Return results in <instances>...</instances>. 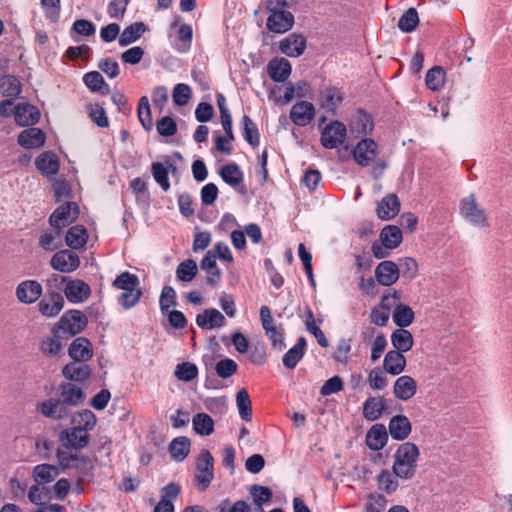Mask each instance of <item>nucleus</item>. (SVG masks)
<instances>
[{"label": "nucleus", "instance_id": "69168bd1", "mask_svg": "<svg viewBox=\"0 0 512 512\" xmlns=\"http://www.w3.org/2000/svg\"><path fill=\"white\" fill-rule=\"evenodd\" d=\"M175 376L183 382H190L198 376V368L191 362H183L176 366Z\"/></svg>", "mask_w": 512, "mask_h": 512}, {"label": "nucleus", "instance_id": "774afa93", "mask_svg": "<svg viewBox=\"0 0 512 512\" xmlns=\"http://www.w3.org/2000/svg\"><path fill=\"white\" fill-rule=\"evenodd\" d=\"M142 291L139 287L130 290H124L118 297V302L125 308L134 307L140 300Z\"/></svg>", "mask_w": 512, "mask_h": 512}, {"label": "nucleus", "instance_id": "a19ab883", "mask_svg": "<svg viewBox=\"0 0 512 512\" xmlns=\"http://www.w3.org/2000/svg\"><path fill=\"white\" fill-rule=\"evenodd\" d=\"M380 239L385 248L394 249L402 242V232L397 226L387 225L382 229Z\"/></svg>", "mask_w": 512, "mask_h": 512}, {"label": "nucleus", "instance_id": "c85d7f7f", "mask_svg": "<svg viewBox=\"0 0 512 512\" xmlns=\"http://www.w3.org/2000/svg\"><path fill=\"white\" fill-rule=\"evenodd\" d=\"M400 210V202L395 194H390L384 197L377 206V216L381 220H391Z\"/></svg>", "mask_w": 512, "mask_h": 512}, {"label": "nucleus", "instance_id": "bb28decb", "mask_svg": "<svg viewBox=\"0 0 512 512\" xmlns=\"http://www.w3.org/2000/svg\"><path fill=\"white\" fill-rule=\"evenodd\" d=\"M35 166L42 175L51 177L58 173L60 163L56 154L47 151L36 158Z\"/></svg>", "mask_w": 512, "mask_h": 512}, {"label": "nucleus", "instance_id": "7c9ffc66", "mask_svg": "<svg viewBox=\"0 0 512 512\" xmlns=\"http://www.w3.org/2000/svg\"><path fill=\"white\" fill-rule=\"evenodd\" d=\"M387 440V429L382 424L372 426L366 435V444L374 451L381 450L386 445Z\"/></svg>", "mask_w": 512, "mask_h": 512}, {"label": "nucleus", "instance_id": "3c124183", "mask_svg": "<svg viewBox=\"0 0 512 512\" xmlns=\"http://www.w3.org/2000/svg\"><path fill=\"white\" fill-rule=\"evenodd\" d=\"M445 71L440 66H434L427 71L425 82L432 91H439L445 84Z\"/></svg>", "mask_w": 512, "mask_h": 512}, {"label": "nucleus", "instance_id": "338daca9", "mask_svg": "<svg viewBox=\"0 0 512 512\" xmlns=\"http://www.w3.org/2000/svg\"><path fill=\"white\" fill-rule=\"evenodd\" d=\"M83 82L93 92L100 91L102 89L105 92L109 91L108 85L105 83L102 75L97 71L88 72L83 76Z\"/></svg>", "mask_w": 512, "mask_h": 512}, {"label": "nucleus", "instance_id": "052dcab7", "mask_svg": "<svg viewBox=\"0 0 512 512\" xmlns=\"http://www.w3.org/2000/svg\"><path fill=\"white\" fill-rule=\"evenodd\" d=\"M138 119L142 127L149 131L152 129L153 121L149 105V100L146 96H142L138 104Z\"/></svg>", "mask_w": 512, "mask_h": 512}, {"label": "nucleus", "instance_id": "412c9836", "mask_svg": "<svg viewBox=\"0 0 512 512\" xmlns=\"http://www.w3.org/2000/svg\"><path fill=\"white\" fill-rule=\"evenodd\" d=\"M59 399L68 408L78 406L84 400V391L73 383L60 384L58 388Z\"/></svg>", "mask_w": 512, "mask_h": 512}, {"label": "nucleus", "instance_id": "0e129e2a", "mask_svg": "<svg viewBox=\"0 0 512 512\" xmlns=\"http://www.w3.org/2000/svg\"><path fill=\"white\" fill-rule=\"evenodd\" d=\"M151 172L154 180L164 190L167 191L170 188V182L168 178V169L161 162H153L151 165Z\"/></svg>", "mask_w": 512, "mask_h": 512}, {"label": "nucleus", "instance_id": "de8ad7c7", "mask_svg": "<svg viewBox=\"0 0 512 512\" xmlns=\"http://www.w3.org/2000/svg\"><path fill=\"white\" fill-rule=\"evenodd\" d=\"M22 91L20 80L12 75H5L0 79V93L7 97H17Z\"/></svg>", "mask_w": 512, "mask_h": 512}, {"label": "nucleus", "instance_id": "f8f14e48", "mask_svg": "<svg viewBox=\"0 0 512 512\" xmlns=\"http://www.w3.org/2000/svg\"><path fill=\"white\" fill-rule=\"evenodd\" d=\"M80 265L78 255L69 250H61L56 252L51 259L53 269L68 273L76 270Z\"/></svg>", "mask_w": 512, "mask_h": 512}, {"label": "nucleus", "instance_id": "ddd939ff", "mask_svg": "<svg viewBox=\"0 0 512 512\" xmlns=\"http://www.w3.org/2000/svg\"><path fill=\"white\" fill-rule=\"evenodd\" d=\"M399 275V267L393 261H382L375 268V278L383 286H391L396 283Z\"/></svg>", "mask_w": 512, "mask_h": 512}, {"label": "nucleus", "instance_id": "c03bdc74", "mask_svg": "<svg viewBox=\"0 0 512 512\" xmlns=\"http://www.w3.org/2000/svg\"><path fill=\"white\" fill-rule=\"evenodd\" d=\"M194 431L201 436H209L214 431V421L206 413H197L192 419Z\"/></svg>", "mask_w": 512, "mask_h": 512}, {"label": "nucleus", "instance_id": "1a4fd4ad", "mask_svg": "<svg viewBox=\"0 0 512 512\" xmlns=\"http://www.w3.org/2000/svg\"><path fill=\"white\" fill-rule=\"evenodd\" d=\"M36 410L44 417L52 420H62L70 414L69 408L59 398H50L39 402L36 405Z\"/></svg>", "mask_w": 512, "mask_h": 512}, {"label": "nucleus", "instance_id": "2f4dec72", "mask_svg": "<svg viewBox=\"0 0 512 512\" xmlns=\"http://www.w3.org/2000/svg\"><path fill=\"white\" fill-rule=\"evenodd\" d=\"M373 120L367 113L359 111L353 116L349 123V130L351 134L356 136L367 135L373 130Z\"/></svg>", "mask_w": 512, "mask_h": 512}, {"label": "nucleus", "instance_id": "5701e85b", "mask_svg": "<svg viewBox=\"0 0 512 512\" xmlns=\"http://www.w3.org/2000/svg\"><path fill=\"white\" fill-rule=\"evenodd\" d=\"M417 391L416 381L408 375L400 376L393 385L394 396L401 401L410 400Z\"/></svg>", "mask_w": 512, "mask_h": 512}, {"label": "nucleus", "instance_id": "393cba45", "mask_svg": "<svg viewBox=\"0 0 512 512\" xmlns=\"http://www.w3.org/2000/svg\"><path fill=\"white\" fill-rule=\"evenodd\" d=\"M291 64L285 58H273L267 65V72L269 77L274 82H284L291 74Z\"/></svg>", "mask_w": 512, "mask_h": 512}, {"label": "nucleus", "instance_id": "4d7b16f0", "mask_svg": "<svg viewBox=\"0 0 512 512\" xmlns=\"http://www.w3.org/2000/svg\"><path fill=\"white\" fill-rule=\"evenodd\" d=\"M61 349L60 338L54 333L44 337L40 342V350L46 356H56L60 353Z\"/></svg>", "mask_w": 512, "mask_h": 512}, {"label": "nucleus", "instance_id": "dca6fc26", "mask_svg": "<svg viewBox=\"0 0 512 512\" xmlns=\"http://www.w3.org/2000/svg\"><path fill=\"white\" fill-rule=\"evenodd\" d=\"M68 355L75 362H87L93 357L91 342L85 337L74 339L68 347Z\"/></svg>", "mask_w": 512, "mask_h": 512}, {"label": "nucleus", "instance_id": "603ef678", "mask_svg": "<svg viewBox=\"0 0 512 512\" xmlns=\"http://www.w3.org/2000/svg\"><path fill=\"white\" fill-rule=\"evenodd\" d=\"M236 405L238 408V412L240 417L244 421H251L252 419V407L251 400L248 392L242 388L236 394Z\"/></svg>", "mask_w": 512, "mask_h": 512}, {"label": "nucleus", "instance_id": "4be33fe9", "mask_svg": "<svg viewBox=\"0 0 512 512\" xmlns=\"http://www.w3.org/2000/svg\"><path fill=\"white\" fill-rule=\"evenodd\" d=\"M196 324L204 330L221 328L226 324L224 315L215 308L206 309L196 316Z\"/></svg>", "mask_w": 512, "mask_h": 512}, {"label": "nucleus", "instance_id": "cd10ccee", "mask_svg": "<svg viewBox=\"0 0 512 512\" xmlns=\"http://www.w3.org/2000/svg\"><path fill=\"white\" fill-rule=\"evenodd\" d=\"M45 139V134L41 129L32 127L19 134L18 143L25 149H33L44 145Z\"/></svg>", "mask_w": 512, "mask_h": 512}, {"label": "nucleus", "instance_id": "a878e982", "mask_svg": "<svg viewBox=\"0 0 512 512\" xmlns=\"http://www.w3.org/2000/svg\"><path fill=\"white\" fill-rule=\"evenodd\" d=\"M343 100V95L337 88L326 87L320 91L319 104L326 112L334 113Z\"/></svg>", "mask_w": 512, "mask_h": 512}, {"label": "nucleus", "instance_id": "2eb2a0df", "mask_svg": "<svg viewBox=\"0 0 512 512\" xmlns=\"http://www.w3.org/2000/svg\"><path fill=\"white\" fill-rule=\"evenodd\" d=\"M377 155V144L372 139L361 140L353 150V157L360 166H368Z\"/></svg>", "mask_w": 512, "mask_h": 512}, {"label": "nucleus", "instance_id": "4468645a", "mask_svg": "<svg viewBox=\"0 0 512 512\" xmlns=\"http://www.w3.org/2000/svg\"><path fill=\"white\" fill-rule=\"evenodd\" d=\"M42 286L35 280H25L18 284L16 288L17 299L21 303L32 304L42 295Z\"/></svg>", "mask_w": 512, "mask_h": 512}, {"label": "nucleus", "instance_id": "5fc2aeb1", "mask_svg": "<svg viewBox=\"0 0 512 512\" xmlns=\"http://www.w3.org/2000/svg\"><path fill=\"white\" fill-rule=\"evenodd\" d=\"M378 488L388 494L394 493L398 488V477L393 471L382 470L377 476Z\"/></svg>", "mask_w": 512, "mask_h": 512}, {"label": "nucleus", "instance_id": "aec40b11", "mask_svg": "<svg viewBox=\"0 0 512 512\" xmlns=\"http://www.w3.org/2000/svg\"><path fill=\"white\" fill-rule=\"evenodd\" d=\"M15 122L19 126H30L38 122L40 118L39 110L28 103H18L13 110Z\"/></svg>", "mask_w": 512, "mask_h": 512}, {"label": "nucleus", "instance_id": "6e6552de", "mask_svg": "<svg viewBox=\"0 0 512 512\" xmlns=\"http://www.w3.org/2000/svg\"><path fill=\"white\" fill-rule=\"evenodd\" d=\"M395 296L396 305L393 306L392 320L399 328L410 326L415 318L414 311L406 304L401 303V295L397 290L391 291V297Z\"/></svg>", "mask_w": 512, "mask_h": 512}, {"label": "nucleus", "instance_id": "39448f33", "mask_svg": "<svg viewBox=\"0 0 512 512\" xmlns=\"http://www.w3.org/2000/svg\"><path fill=\"white\" fill-rule=\"evenodd\" d=\"M86 325V315L78 310H70L65 312L58 322V328L63 333L71 336H74L83 331Z\"/></svg>", "mask_w": 512, "mask_h": 512}, {"label": "nucleus", "instance_id": "ea45409f", "mask_svg": "<svg viewBox=\"0 0 512 512\" xmlns=\"http://www.w3.org/2000/svg\"><path fill=\"white\" fill-rule=\"evenodd\" d=\"M306 346L305 338L301 337L297 344L290 348L283 356V365L288 369H294L304 355Z\"/></svg>", "mask_w": 512, "mask_h": 512}, {"label": "nucleus", "instance_id": "37998d69", "mask_svg": "<svg viewBox=\"0 0 512 512\" xmlns=\"http://www.w3.org/2000/svg\"><path fill=\"white\" fill-rule=\"evenodd\" d=\"M169 451L172 458L177 461H183L190 451V441L187 437L181 436L173 439L169 445Z\"/></svg>", "mask_w": 512, "mask_h": 512}, {"label": "nucleus", "instance_id": "0eeeda50", "mask_svg": "<svg viewBox=\"0 0 512 512\" xmlns=\"http://www.w3.org/2000/svg\"><path fill=\"white\" fill-rule=\"evenodd\" d=\"M395 299V296L391 297V292L384 293L381 296L380 304L371 310V323L379 327L386 326L389 321L390 311L396 305Z\"/></svg>", "mask_w": 512, "mask_h": 512}, {"label": "nucleus", "instance_id": "58836bf2", "mask_svg": "<svg viewBox=\"0 0 512 512\" xmlns=\"http://www.w3.org/2000/svg\"><path fill=\"white\" fill-rule=\"evenodd\" d=\"M385 406L382 398L369 397L363 405V415L367 420L375 421L381 417Z\"/></svg>", "mask_w": 512, "mask_h": 512}, {"label": "nucleus", "instance_id": "864d4df0", "mask_svg": "<svg viewBox=\"0 0 512 512\" xmlns=\"http://www.w3.org/2000/svg\"><path fill=\"white\" fill-rule=\"evenodd\" d=\"M198 271L197 264L192 259L181 262L176 268V278L181 282H191Z\"/></svg>", "mask_w": 512, "mask_h": 512}, {"label": "nucleus", "instance_id": "f704fd0d", "mask_svg": "<svg viewBox=\"0 0 512 512\" xmlns=\"http://www.w3.org/2000/svg\"><path fill=\"white\" fill-rule=\"evenodd\" d=\"M391 344L395 351L405 353L413 347L414 339L410 331L398 328L391 334Z\"/></svg>", "mask_w": 512, "mask_h": 512}, {"label": "nucleus", "instance_id": "c9c22d12", "mask_svg": "<svg viewBox=\"0 0 512 512\" xmlns=\"http://www.w3.org/2000/svg\"><path fill=\"white\" fill-rule=\"evenodd\" d=\"M62 440L73 448H84L89 442V435L85 431L72 426V428L65 430L62 433Z\"/></svg>", "mask_w": 512, "mask_h": 512}, {"label": "nucleus", "instance_id": "e433bc0d", "mask_svg": "<svg viewBox=\"0 0 512 512\" xmlns=\"http://www.w3.org/2000/svg\"><path fill=\"white\" fill-rule=\"evenodd\" d=\"M146 31V26L143 22H135L127 26L121 33L118 43L121 47L128 46L136 42Z\"/></svg>", "mask_w": 512, "mask_h": 512}, {"label": "nucleus", "instance_id": "6e6d98bb", "mask_svg": "<svg viewBox=\"0 0 512 512\" xmlns=\"http://www.w3.org/2000/svg\"><path fill=\"white\" fill-rule=\"evenodd\" d=\"M305 326L309 333L313 334L318 344L321 347H327L329 342L325 337L323 331L316 325L314 315L311 309H308L305 314Z\"/></svg>", "mask_w": 512, "mask_h": 512}, {"label": "nucleus", "instance_id": "72a5a7b5", "mask_svg": "<svg viewBox=\"0 0 512 512\" xmlns=\"http://www.w3.org/2000/svg\"><path fill=\"white\" fill-rule=\"evenodd\" d=\"M201 268L206 272V281L208 284L215 286L221 280V271L216 263V255L212 251H208L201 261Z\"/></svg>", "mask_w": 512, "mask_h": 512}, {"label": "nucleus", "instance_id": "bf43d9fd", "mask_svg": "<svg viewBox=\"0 0 512 512\" xmlns=\"http://www.w3.org/2000/svg\"><path fill=\"white\" fill-rule=\"evenodd\" d=\"M419 23L418 13L415 8H409L398 20V28L405 33L412 32Z\"/></svg>", "mask_w": 512, "mask_h": 512}, {"label": "nucleus", "instance_id": "b1692460", "mask_svg": "<svg viewBox=\"0 0 512 512\" xmlns=\"http://www.w3.org/2000/svg\"><path fill=\"white\" fill-rule=\"evenodd\" d=\"M411 430V422L405 415H395L389 421L388 431L394 440H405L410 435Z\"/></svg>", "mask_w": 512, "mask_h": 512}, {"label": "nucleus", "instance_id": "680f3d73", "mask_svg": "<svg viewBox=\"0 0 512 512\" xmlns=\"http://www.w3.org/2000/svg\"><path fill=\"white\" fill-rule=\"evenodd\" d=\"M176 305L177 294L175 289L168 285L164 286L159 297L161 313H166L168 310H171V307H175Z\"/></svg>", "mask_w": 512, "mask_h": 512}, {"label": "nucleus", "instance_id": "79ce46f5", "mask_svg": "<svg viewBox=\"0 0 512 512\" xmlns=\"http://www.w3.org/2000/svg\"><path fill=\"white\" fill-rule=\"evenodd\" d=\"M96 422L95 414L88 409L81 410L72 417V425L86 433L95 427Z\"/></svg>", "mask_w": 512, "mask_h": 512}, {"label": "nucleus", "instance_id": "49530a36", "mask_svg": "<svg viewBox=\"0 0 512 512\" xmlns=\"http://www.w3.org/2000/svg\"><path fill=\"white\" fill-rule=\"evenodd\" d=\"M57 467L50 464H40L34 467L33 478L38 484H46L58 476Z\"/></svg>", "mask_w": 512, "mask_h": 512}, {"label": "nucleus", "instance_id": "423d86ee", "mask_svg": "<svg viewBox=\"0 0 512 512\" xmlns=\"http://www.w3.org/2000/svg\"><path fill=\"white\" fill-rule=\"evenodd\" d=\"M346 135V126L340 121H332L321 132V144L326 149L336 148L344 143Z\"/></svg>", "mask_w": 512, "mask_h": 512}, {"label": "nucleus", "instance_id": "4c0bfd02", "mask_svg": "<svg viewBox=\"0 0 512 512\" xmlns=\"http://www.w3.org/2000/svg\"><path fill=\"white\" fill-rule=\"evenodd\" d=\"M65 240L72 249H81L88 240L87 230L81 225L73 226L67 231Z\"/></svg>", "mask_w": 512, "mask_h": 512}, {"label": "nucleus", "instance_id": "f3484780", "mask_svg": "<svg viewBox=\"0 0 512 512\" xmlns=\"http://www.w3.org/2000/svg\"><path fill=\"white\" fill-rule=\"evenodd\" d=\"M306 48V39L296 33H291L279 42L280 51L288 57H299Z\"/></svg>", "mask_w": 512, "mask_h": 512}, {"label": "nucleus", "instance_id": "a211bd4d", "mask_svg": "<svg viewBox=\"0 0 512 512\" xmlns=\"http://www.w3.org/2000/svg\"><path fill=\"white\" fill-rule=\"evenodd\" d=\"M293 24L294 16L286 9L270 14L267 18V28L274 33H285L292 28Z\"/></svg>", "mask_w": 512, "mask_h": 512}, {"label": "nucleus", "instance_id": "9d476101", "mask_svg": "<svg viewBox=\"0 0 512 512\" xmlns=\"http://www.w3.org/2000/svg\"><path fill=\"white\" fill-rule=\"evenodd\" d=\"M64 307V298L59 291H50L38 304L39 312L45 317H56Z\"/></svg>", "mask_w": 512, "mask_h": 512}, {"label": "nucleus", "instance_id": "9b49d317", "mask_svg": "<svg viewBox=\"0 0 512 512\" xmlns=\"http://www.w3.org/2000/svg\"><path fill=\"white\" fill-rule=\"evenodd\" d=\"M63 291L70 303L84 302L91 294L90 286L80 279L68 280Z\"/></svg>", "mask_w": 512, "mask_h": 512}, {"label": "nucleus", "instance_id": "473e14b6", "mask_svg": "<svg viewBox=\"0 0 512 512\" xmlns=\"http://www.w3.org/2000/svg\"><path fill=\"white\" fill-rule=\"evenodd\" d=\"M92 369L87 364H77L75 362L66 364L62 369V375L75 382H84L90 378Z\"/></svg>", "mask_w": 512, "mask_h": 512}, {"label": "nucleus", "instance_id": "a18cd8bd", "mask_svg": "<svg viewBox=\"0 0 512 512\" xmlns=\"http://www.w3.org/2000/svg\"><path fill=\"white\" fill-rule=\"evenodd\" d=\"M250 494L254 504L257 506L256 512H264L262 506L269 503L273 496L270 488L257 484L250 487Z\"/></svg>", "mask_w": 512, "mask_h": 512}, {"label": "nucleus", "instance_id": "f257e3e1", "mask_svg": "<svg viewBox=\"0 0 512 512\" xmlns=\"http://www.w3.org/2000/svg\"><path fill=\"white\" fill-rule=\"evenodd\" d=\"M419 449L412 442H404L396 449L393 455V473L403 480L412 479L417 471Z\"/></svg>", "mask_w": 512, "mask_h": 512}, {"label": "nucleus", "instance_id": "c756f323", "mask_svg": "<svg viewBox=\"0 0 512 512\" xmlns=\"http://www.w3.org/2000/svg\"><path fill=\"white\" fill-rule=\"evenodd\" d=\"M383 367L385 372L391 375H399L406 367V358L402 352L390 350L384 357Z\"/></svg>", "mask_w": 512, "mask_h": 512}, {"label": "nucleus", "instance_id": "6ab92c4d", "mask_svg": "<svg viewBox=\"0 0 512 512\" xmlns=\"http://www.w3.org/2000/svg\"><path fill=\"white\" fill-rule=\"evenodd\" d=\"M315 117V108L312 103L301 101L294 104L290 111V119L297 126L308 125Z\"/></svg>", "mask_w": 512, "mask_h": 512}, {"label": "nucleus", "instance_id": "7ed1b4c3", "mask_svg": "<svg viewBox=\"0 0 512 512\" xmlns=\"http://www.w3.org/2000/svg\"><path fill=\"white\" fill-rule=\"evenodd\" d=\"M195 476L202 491L211 484L214 478V459L208 450H203L198 456Z\"/></svg>", "mask_w": 512, "mask_h": 512}, {"label": "nucleus", "instance_id": "8fccbe9b", "mask_svg": "<svg viewBox=\"0 0 512 512\" xmlns=\"http://www.w3.org/2000/svg\"><path fill=\"white\" fill-rule=\"evenodd\" d=\"M220 176L231 187H237L243 182V173L236 164H227L221 168Z\"/></svg>", "mask_w": 512, "mask_h": 512}, {"label": "nucleus", "instance_id": "13d9d810", "mask_svg": "<svg viewBox=\"0 0 512 512\" xmlns=\"http://www.w3.org/2000/svg\"><path fill=\"white\" fill-rule=\"evenodd\" d=\"M242 134L244 139L253 147H256L259 145V132L254 124V122L251 120V118L247 115H244L242 118Z\"/></svg>", "mask_w": 512, "mask_h": 512}, {"label": "nucleus", "instance_id": "20e7f679", "mask_svg": "<svg viewBox=\"0 0 512 512\" xmlns=\"http://www.w3.org/2000/svg\"><path fill=\"white\" fill-rule=\"evenodd\" d=\"M79 216V206L75 202L65 201L50 216V225L60 229L74 222Z\"/></svg>", "mask_w": 512, "mask_h": 512}, {"label": "nucleus", "instance_id": "09e8293b", "mask_svg": "<svg viewBox=\"0 0 512 512\" xmlns=\"http://www.w3.org/2000/svg\"><path fill=\"white\" fill-rule=\"evenodd\" d=\"M310 93V86L305 81L289 84L285 87L283 102L289 103L294 98H305Z\"/></svg>", "mask_w": 512, "mask_h": 512}, {"label": "nucleus", "instance_id": "e2e57ef3", "mask_svg": "<svg viewBox=\"0 0 512 512\" xmlns=\"http://www.w3.org/2000/svg\"><path fill=\"white\" fill-rule=\"evenodd\" d=\"M139 285V278L136 275L127 271L122 272L113 281V287L120 289L122 291L137 288L139 287Z\"/></svg>", "mask_w": 512, "mask_h": 512}, {"label": "nucleus", "instance_id": "f03ea898", "mask_svg": "<svg viewBox=\"0 0 512 512\" xmlns=\"http://www.w3.org/2000/svg\"><path fill=\"white\" fill-rule=\"evenodd\" d=\"M460 214L470 224L477 227H488V217L484 209L476 202L473 194L460 202Z\"/></svg>", "mask_w": 512, "mask_h": 512}]
</instances>
